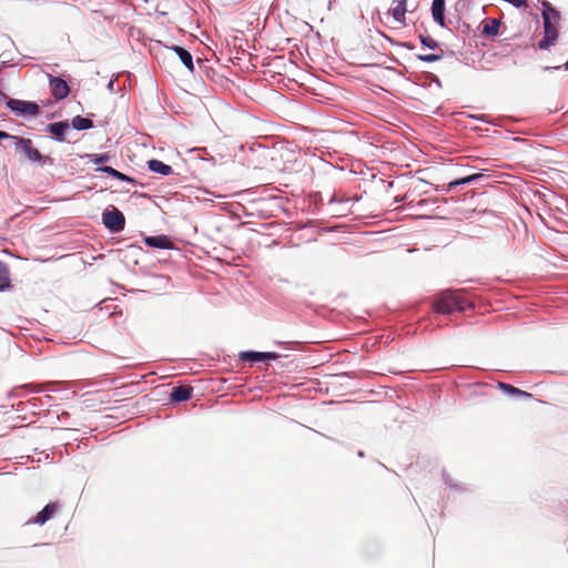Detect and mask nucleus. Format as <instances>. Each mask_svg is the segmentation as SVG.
Returning a JSON list of instances; mask_svg holds the SVG:
<instances>
[{"mask_svg":"<svg viewBox=\"0 0 568 568\" xmlns=\"http://www.w3.org/2000/svg\"><path fill=\"white\" fill-rule=\"evenodd\" d=\"M469 306V302L459 291H445L433 302V308L440 314H452L455 311L463 312Z\"/></svg>","mask_w":568,"mask_h":568,"instance_id":"1","label":"nucleus"},{"mask_svg":"<svg viewBox=\"0 0 568 568\" xmlns=\"http://www.w3.org/2000/svg\"><path fill=\"white\" fill-rule=\"evenodd\" d=\"M544 20V38L538 42V48L547 50L555 44L558 38V26L560 21V13L550 7L542 11Z\"/></svg>","mask_w":568,"mask_h":568,"instance_id":"2","label":"nucleus"},{"mask_svg":"<svg viewBox=\"0 0 568 568\" xmlns=\"http://www.w3.org/2000/svg\"><path fill=\"white\" fill-rule=\"evenodd\" d=\"M102 221L106 229L111 232H120L124 229L125 217L123 213L116 207L106 210L102 214Z\"/></svg>","mask_w":568,"mask_h":568,"instance_id":"3","label":"nucleus"},{"mask_svg":"<svg viewBox=\"0 0 568 568\" xmlns=\"http://www.w3.org/2000/svg\"><path fill=\"white\" fill-rule=\"evenodd\" d=\"M7 106L19 115H38L40 113V106L31 101L10 99Z\"/></svg>","mask_w":568,"mask_h":568,"instance_id":"4","label":"nucleus"},{"mask_svg":"<svg viewBox=\"0 0 568 568\" xmlns=\"http://www.w3.org/2000/svg\"><path fill=\"white\" fill-rule=\"evenodd\" d=\"M11 139L16 141V149L22 152L28 160L32 162H39L42 159L41 153L36 148H33L32 141L30 139H23L19 136H12Z\"/></svg>","mask_w":568,"mask_h":568,"instance_id":"5","label":"nucleus"},{"mask_svg":"<svg viewBox=\"0 0 568 568\" xmlns=\"http://www.w3.org/2000/svg\"><path fill=\"white\" fill-rule=\"evenodd\" d=\"M60 509V505L58 501L49 503L44 506L42 510H40L36 517L28 520V524H36V525H44L48 520L52 519L54 515Z\"/></svg>","mask_w":568,"mask_h":568,"instance_id":"6","label":"nucleus"},{"mask_svg":"<svg viewBox=\"0 0 568 568\" xmlns=\"http://www.w3.org/2000/svg\"><path fill=\"white\" fill-rule=\"evenodd\" d=\"M49 77H50L49 84H50V90H51L52 95L57 100H62V99L67 98L70 93V87L67 83V81H64L62 78H59V77H52V75H49Z\"/></svg>","mask_w":568,"mask_h":568,"instance_id":"7","label":"nucleus"},{"mask_svg":"<svg viewBox=\"0 0 568 568\" xmlns=\"http://www.w3.org/2000/svg\"><path fill=\"white\" fill-rule=\"evenodd\" d=\"M144 243L148 246L155 248H173L174 244L168 235H155V236H146L144 239Z\"/></svg>","mask_w":568,"mask_h":568,"instance_id":"8","label":"nucleus"},{"mask_svg":"<svg viewBox=\"0 0 568 568\" xmlns=\"http://www.w3.org/2000/svg\"><path fill=\"white\" fill-rule=\"evenodd\" d=\"M406 0H396L395 6L389 9V13L394 18V20L402 26H406Z\"/></svg>","mask_w":568,"mask_h":568,"instance_id":"9","label":"nucleus"},{"mask_svg":"<svg viewBox=\"0 0 568 568\" xmlns=\"http://www.w3.org/2000/svg\"><path fill=\"white\" fill-rule=\"evenodd\" d=\"M278 357V355L276 353H273V352H264V353H261V352H243L241 353V358L243 361H248V362H260V361H265V359H276Z\"/></svg>","mask_w":568,"mask_h":568,"instance_id":"10","label":"nucleus"},{"mask_svg":"<svg viewBox=\"0 0 568 568\" xmlns=\"http://www.w3.org/2000/svg\"><path fill=\"white\" fill-rule=\"evenodd\" d=\"M445 0H433L432 16L434 20L440 26L446 27L445 23Z\"/></svg>","mask_w":568,"mask_h":568,"instance_id":"11","label":"nucleus"},{"mask_svg":"<svg viewBox=\"0 0 568 568\" xmlns=\"http://www.w3.org/2000/svg\"><path fill=\"white\" fill-rule=\"evenodd\" d=\"M68 130V122H54L47 125V131L53 134L61 142L65 141V133Z\"/></svg>","mask_w":568,"mask_h":568,"instance_id":"12","label":"nucleus"},{"mask_svg":"<svg viewBox=\"0 0 568 568\" xmlns=\"http://www.w3.org/2000/svg\"><path fill=\"white\" fill-rule=\"evenodd\" d=\"M171 50H173L178 54L181 62L186 67L189 71H194L193 58L186 49L179 45H173Z\"/></svg>","mask_w":568,"mask_h":568,"instance_id":"13","label":"nucleus"},{"mask_svg":"<svg viewBox=\"0 0 568 568\" xmlns=\"http://www.w3.org/2000/svg\"><path fill=\"white\" fill-rule=\"evenodd\" d=\"M193 388L191 386H178L172 389L171 399L173 402H184L191 398Z\"/></svg>","mask_w":568,"mask_h":568,"instance_id":"14","label":"nucleus"},{"mask_svg":"<svg viewBox=\"0 0 568 568\" xmlns=\"http://www.w3.org/2000/svg\"><path fill=\"white\" fill-rule=\"evenodd\" d=\"M148 168L150 171L154 172V173H159L161 175H170L172 174L173 170L170 165L163 163L162 161L160 160H150L148 162Z\"/></svg>","mask_w":568,"mask_h":568,"instance_id":"15","label":"nucleus"},{"mask_svg":"<svg viewBox=\"0 0 568 568\" xmlns=\"http://www.w3.org/2000/svg\"><path fill=\"white\" fill-rule=\"evenodd\" d=\"M500 21L497 19H488L483 27V34L486 37H495L499 32Z\"/></svg>","mask_w":568,"mask_h":568,"instance_id":"16","label":"nucleus"},{"mask_svg":"<svg viewBox=\"0 0 568 568\" xmlns=\"http://www.w3.org/2000/svg\"><path fill=\"white\" fill-rule=\"evenodd\" d=\"M10 286V272L9 267L0 261V291Z\"/></svg>","mask_w":568,"mask_h":568,"instance_id":"17","label":"nucleus"},{"mask_svg":"<svg viewBox=\"0 0 568 568\" xmlns=\"http://www.w3.org/2000/svg\"><path fill=\"white\" fill-rule=\"evenodd\" d=\"M72 126L75 129V130H87V129H91L93 128V121L88 119V118H83L81 115H77L75 118H73L72 120Z\"/></svg>","mask_w":568,"mask_h":568,"instance_id":"18","label":"nucleus"},{"mask_svg":"<svg viewBox=\"0 0 568 568\" xmlns=\"http://www.w3.org/2000/svg\"><path fill=\"white\" fill-rule=\"evenodd\" d=\"M499 387L507 394H510V395H516V396H524V397H529L530 394H528L527 392L525 390H521L510 384H505V383H500L499 384Z\"/></svg>","mask_w":568,"mask_h":568,"instance_id":"19","label":"nucleus"},{"mask_svg":"<svg viewBox=\"0 0 568 568\" xmlns=\"http://www.w3.org/2000/svg\"><path fill=\"white\" fill-rule=\"evenodd\" d=\"M100 171L113 176L114 179H118L120 181H132L128 175L116 171L115 169L111 166H103L99 169Z\"/></svg>","mask_w":568,"mask_h":568,"instance_id":"20","label":"nucleus"},{"mask_svg":"<svg viewBox=\"0 0 568 568\" xmlns=\"http://www.w3.org/2000/svg\"><path fill=\"white\" fill-rule=\"evenodd\" d=\"M481 175H483L481 173H475V174L465 176L463 179H458V180L452 181L449 183V187L452 189V187H456V186L462 185V184L470 183V182L476 181L477 179H479Z\"/></svg>","mask_w":568,"mask_h":568,"instance_id":"21","label":"nucleus"},{"mask_svg":"<svg viewBox=\"0 0 568 568\" xmlns=\"http://www.w3.org/2000/svg\"><path fill=\"white\" fill-rule=\"evenodd\" d=\"M444 55L443 49H438L436 53L419 54L417 58L424 62H436L439 61Z\"/></svg>","mask_w":568,"mask_h":568,"instance_id":"22","label":"nucleus"},{"mask_svg":"<svg viewBox=\"0 0 568 568\" xmlns=\"http://www.w3.org/2000/svg\"><path fill=\"white\" fill-rule=\"evenodd\" d=\"M419 40H420V43L426 48H429L433 50L440 49L438 42L428 34H420Z\"/></svg>","mask_w":568,"mask_h":568,"instance_id":"23","label":"nucleus"},{"mask_svg":"<svg viewBox=\"0 0 568 568\" xmlns=\"http://www.w3.org/2000/svg\"><path fill=\"white\" fill-rule=\"evenodd\" d=\"M10 138H12V135H10L9 133H7L4 131H0V140L10 139Z\"/></svg>","mask_w":568,"mask_h":568,"instance_id":"24","label":"nucleus"},{"mask_svg":"<svg viewBox=\"0 0 568 568\" xmlns=\"http://www.w3.org/2000/svg\"><path fill=\"white\" fill-rule=\"evenodd\" d=\"M104 161V156H99L94 162L102 163Z\"/></svg>","mask_w":568,"mask_h":568,"instance_id":"25","label":"nucleus"},{"mask_svg":"<svg viewBox=\"0 0 568 568\" xmlns=\"http://www.w3.org/2000/svg\"><path fill=\"white\" fill-rule=\"evenodd\" d=\"M565 68L568 70V61L565 63Z\"/></svg>","mask_w":568,"mask_h":568,"instance_id":"26","label":"nucleus"}]
</instances>
